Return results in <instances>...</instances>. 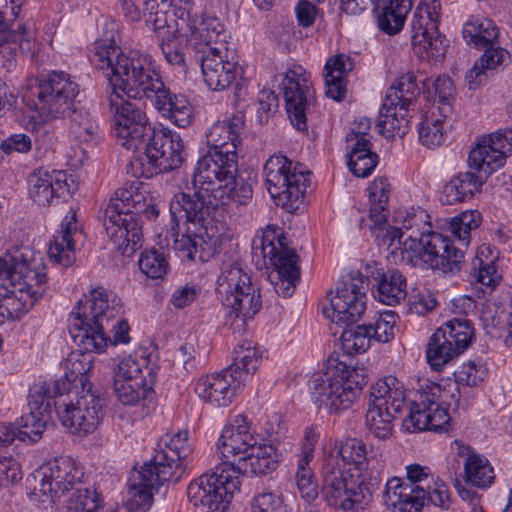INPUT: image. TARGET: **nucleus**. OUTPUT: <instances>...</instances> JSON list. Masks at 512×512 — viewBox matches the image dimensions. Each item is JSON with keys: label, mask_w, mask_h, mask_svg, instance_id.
I'll return each instance as SVG.
<instances>
[{"label": "nucleus", "mask_w": 512, "mask_h": 512, "mask_svg": "<svg viewBox=\"0 0 512 512\" xmlns=\"http://www.w3.org/2000/svg\"><path fill=\"white\" fill-rule=\"evenodd\" d=\"M115 107L112 134L123 148L143 154L130 162L136 178H152L179 168L185 160L180 135L161 123L151 125L143 109L133 102H111Z\"/></svg>", "instance_id": "obj_1"}, {"label": "nucleus", "mask_w": 512, "mask_h": 512, "mask_svg": "<svg viewBox=\"0 0 512 512\" xmlns=\"http://www.w3.org/2000/svg\"><path fill=\"white\" fill-rule=\"evenodd\" d=\"M238 155L208 151L195 167L192 184L194 195L175 194L169 210L176 219L199 221L214 217L221 206L234 202L246 205L252 199V186L237 178Z\"/></svg>", "instance_id": "obj_2"}, {"label": "nucleus", "mask_w": 512, "mask_h": 512, "mask_svg": "<svg viewBox=\"0 0 512 512\" xmlns=\"http://www.w3.org/2000/svg\"><path fill=\"white\" fill-rule=\"evenodd\" d=\"M120 312L119 299L101 286L91 289L78 301L69 315V333L83 352H71L63 363L64 377L69 383L77 380L84 383L92 369V353H102L107 347L104 320L108 323Z\"/></svg>", "instance_id": "obj_3"}, {"label": "nucleus", "mask_w": 512, "mask_h": 512, "mask_svg": "<svg viewBox=\"0 0 512 512\" xmlns=\"http://www.w3.org/2000/svg\"><path fill=\"white\" fill-rule=\"evenodd\" d=\"M91 62L107 77L112 88L109 98L110 108L115 114L111 102H127L121 93L129 98L146 97L153 86L162 79L159 66L147 52L132 49L123 51L112 40L95 42Z\"/></svg>", "instance_id": "obj_4"}, {"label": "nucleus", "mask_w": 512, "mask_h": 512, "mask_svg": "<svg viewBox=\"0 0 512 512\" xmlns=\"http://www.w3.org/2000/svg\"><path fill=\"white\" fill-rule=\"evenodd\" d=\"M0 321L24 316L46 290L45 267L32 258L28 248L0 257Z\"/></svg>", "instance_id": "obj_5"}, {"label": "nucleus", "mask_w": 512, "mask_h": 512, "mask_svg": "<svg viewBox=\"0 0 512 512\" xmlns=\"http://www.w3.org/2000/svg\"><path fill=\"white\" fill-rule=\"evenodd\" d=\"M148 220L158 217L157 206L148 199L138 184L119 188L104 211V227L115 248L124 256H132L142 239L138 216Z\"/></svg>", "instance_id": "obj_6"}, {"label": "nucleus", "mask_w": 512, "mask_h": 512, "mask_svg": "<svg viewBox=\"0 0 512 512\" xmlns=\"http://www.w3.org/2000/svg\"><path fill=\"white\" fill-rule=\"evenodd\" d=\"M217 283L225 324L238 333L244 332L261 309L260 288L238 264L224 266Z\"/></svg>", "instance_id": "obj_7"}, {"label": "nucleus", "mask_w": 512, "mask_h": 512, "mask_svg": "<svg viewBox=\"0 0 512 512\" xmlns=\"http://www.w3.org/2000/svg\"><path fill=\"white\" fill-rule=\"evenodd\" d=\"M366 383L364 368L330 357L326 371L314 374L309 388L316 402L337 413L351 407Z\"/></svg>", "instance_id": "obj_8"}, {"label": "nucleus", "mask_w": 512, "mask_h": 512, "mask_svg": "<svg viewBox=\"0 0 512 512\" xmlns=\"http://www.w3.org/2000/svg\"><path fill=\"white\" fill-rule=\"evenodd\" d=\"M83 466L69 456L48 461L27 477V494L31 502L47 507L69 491L80 489Z\"/></svg>", "instance_id": "obj_9"}, {"label": "nucleus", "mask_w": 512, "mask_h": 512, "mask_svg": "<svg viewBox=\"0 0 512 512\" xmlns=\"http://www.w3.org/2000/svg\"><path fill=\"white\" fill-rule=\"evenodd\" d=\"M252 249L273 266L269 279L276 293L291 296L300 278V267L298 255L287 246L286 237L277 227L268 226L261 237L253 240Z\"/></svg>", "instance_id": "obj_10"}, {"label": "nucleus", "mask_w": 512, "mask_h": 512, "mask_svg": "<svg viewBox=\"0 0 512 512\" xmlns=\"http://www.w3.org/2000/svg\"><path fill=\"white\" fill-rule=\"evenodd\" d=\"M265 184L277 205L288 211L299 208L311 183V173L299 162L274 154L264 165Z\"/></svg>", "instance_id": "obj_11"}, {"label": "nucleus", "mask_w": 512, "mask_h": 512, "mask_svg": "<svg viewBox=\"0 0 512 512\" xmlns=\"http://www.w3.org/2000/svg\"><path fill=\"white\" fill-rule=\"evenodd\" d=\"M78 83L63 71H52L30 84L24 97L31 109L44 120L57 119L74 107Z\"/></svg>", "instance_id": "obj_12"}, {"label": "nucleus", "mask_w": 512, "mask_h": 512, "mask_svg": "<svg viewBox=\"0 0 512 512\" xmlns=\"http://www.w3.org/2000/svg\"><path fill=\"white\" fill-rule=\"evenodd\" d=\"M240 487L239 471L232 462H222L211 472L192 481L187 488L189 501L205 512H225Z\"/></svg>", "instance_id": "obj_13"}, {"label": "nucleus", "mask_w": 512, "mask_h": 512, "mask_svg": "<svg viewBox=\"0 0 512 512\" xmlns=\"http://www.w3.org/2000/svg\"><path fill=\"white\" fill-rule=\"evenodd\" d=\"M419 94L415 74H402L387 91L377 122L379 133L387 137L404 136L409 124V111Z\"/></svg>", "instance_id": "obj_14"}, {"label": "nucleus", "mask_w": 512, "mask_h": 512, "mask_svg": "<svg viewBox=\"0 0 512 512\" xmlns=\"http://www.w3.org/2000/svg\"><path fill=\"white\" fill-rule=\"evenodd\" d=\"M66 383L57 379H39L29 390V413L19 419V440L35 443L40 440L46 428L54 398L66 391Z\"/></svg>", "instance_id": "obj_15"}, {"label": "nucleus", "mask_w": 512, "mask_h": 512, "mask_svg": "<svg viewBox=\"0 0 512 512\" xmlns=\"http://www.w3.org/2000/svg\"><path fill=\"white\" fill-rule=\"evenodd\" d=\"M474 339V328L466 318H453L444 323L430 337L426 348V359L435 371L464 352Z\"/></svg>", "instance_id": "obj_16"}, {"label": "nucleus", "mask_w": 512, "mask_h": 512, "mask_svg": "<svg viewBox=\"0 0 512 512\" xmlns=\"http://www.w3.org/2000/svg\"><path fill=\"white\" fill-rule=\"evenodd\" d=\"M447 391L427 379L420 384L417 398L412 400L408 421L415 430L447 431L450 415L446 404Z\"/></svg>", "instance_id": "obj_17"}, {"label": "nucleus", "mask_w": 512, "mask_h": 512, "mask_svg": "<svg viewBox=\"0 0 512 512\" xmlns=\"http://www.w3.org/2000/svg\"><path fill=\"white\" fill-rule=\"evenodd\" d=\"M367 289V279L359 271L341 276L331 292V321L345 326L356 323L366 310Z\"/></svg>", "instance_id": "obj_18"}, {"label": "nucleus", "mask_w": 512, "mask_h": 512, "mask_svg": "<svg viewBox=\"0 0 512 512\" xmlns=\"http://www.w3.org/2000/svg\"><path fill=\"white\" fill-rule=\"evenodd\" d=\"M55 408L62 426L77 436L94 433L104 416L101 399L84 391L74 397L68 393L57 401Z\"/></svg>", "instance_id": "obj_19"}, {"label": "nucleus", "mask_w": 512, "mask_h": 512, "mask_svg": "<svg viewBox=\"0 0 512 512\" xmlns=\"http://www.w3.org/2000/svg\"><path fill=\"white\" fill-rule=\"evenodd\" d=\"M21 0H0V68L14 65L15 49L8 42H18L25 53H34L33 31L21 22Z\"/></svg>", "instance_id": "obj_20"}, {"label": "nucleus", "mask_w": 512, "mask_h": 512, "mask_svg": "<svg viewBox=\"0 0 512 512\" xmlns=\"http://www.w3.org/2000/svg\"><path fill=\"white\" fill-rule=\"evenodd\" d=\"M322 496L329 506L352 511L364 503V496L351 468L340 469L335 462L322 466Z\"/></svg>", "instance_id": "obj_21"}, {"label": "nucleus", "mask_w": 512, "mask_h": 512, "mask_svg": "<svg viewBox=\"0 0 512 512\" xmlns=\"http://www.w3.org/2000/svg\"><path fill=\"white\" fill-rule=\"evenodd\" d=\"M178 478L170 467L157 465L154 456L139 469L130 473L127 482L129 507L138 512H146L152 505L154 493L166 481Z\"/></svg>", "instance_id": "obj_22"}, {"label": "nucleus", "mask_w": 512, "mask_h": 512, "mask_svg": "<svg viewBox=\"0 0 512 512\" xmlns=\"http://www.w3.org/2000/svg\"><path fill=\"white\" fill-rule=\"evenodd\" d=\"M512 153V129L499 130L483 136L469 153V167L484 180L504 166Z\"/></svg>", "instance_id": "obj_23"}, {"label": "nucleus", "mask_w": 512, "mask_h": 512, "mask_svg": "<svg viewBox=\"0 0 512 512\" xmlns=\"http://www.w3.org/2000/svg\"><path fill=\"white\" fill-rule=\"evenodd\" d=\"M203 80L209 89L223 91L230 87L240 74V67L233 51L223 43L207 48L198 54Z\"/></svg>", "instance_id": "obj_24"}, {"label": "nucleus", "mask_w": 512, "mask_h": 512, "mask_svg": "<svg viewBox=\"0 0 512 512\" xmlns=\"http://www.w3.org/2000/svg\"><path fill=\"white\" fill-rule=\"evenodd\" d=\"M181 36H184L197 54L203 50L225 45L226 31L219 18L205 13L189 14L180 11Z\"/></svg>", "instance_id": "obj_25"}, {"label": "nucleus", "mask_w": 512, "mask_h": 512, "mask_svg": "<svg viewBox=\"0 0 512 512\" xmlns=\"http://www.w3.org/2000/svg\"><path fill=\"white\" fill-rule=\"evenodd\" d=\"M418 243L421 246V258L431 269L451 274L461 270L464 251L456 247L449 237L430 229L420 237Z\"/></svg>", "instance_id": "obj_26"}, {"label": "nucleus", "mask_w": 512, "mask_h": 512, "mask_svg": "<svg viewBox=\"0 0 512 512\" xmlns=\"http://www.w3.org/2000/svg\"><path fill=\"white\" fill-rule=\"evenodd\" d=\"M282 85L289 119L297 130L305 131L306 113L310 108L313 92L304 69L301 66L289 69Z\"/></svg>", "instance_id": "obj_27"}, {"label": "nucleus", "mask_w": 512, "mask_h": 512, "mask_svg": "<svg viewBox=\"0 0 512 512\" xmlns=\"http://www.w3.org/2000/svg\"><path fill=\"white\" fill-rule=\"evenodd\" d=\"M257 435L247 416L237 414L225 425L217 442V450L222 462H231V457L244 456L253 444H257Z\"/></svg>", "instance_id": "obj_28"}, {"label": "nucleus", "mask_w": 512, "mask_h": 512, "mask_svg": "<svg viewBox=\"0 0 512 512\" xmlns=\"http://www.w3.org/2000/svg\"><path fill=\"white\" fill-rule=\"evenodd\" d=\"M244 385L227 368L201 376L195 384V393L215 407L229 406Z\"/></svg>", "instance_id": "obj_29"}, {"label": "nucleus", "mask_w": 512, "mask_h": 512, "mask_svg": "<svg viewBox=\"0 0 512 512\" xmlns=\"http://www.w3.org/2000/svg\"><path fill=\"white\" fill-rule=\"evenodd\" d=\"M153 91L146 96L161 115L180 128L188 127L193 121V107L187 97L176 94L161 79L154 84Z\"/></svg>", "instance_id": "obj_30"}, {"label": "nucleus", "mask_w": 512, "mask_h": 512, "mask_svg": "<svg viewBox=\"0 0 512 512\" xmlns=\"http://www.w3.org/2000/svg\"><path fill=\"white\" fill-rule=\"evenodd\" d=\"M29 197L38 205H49L54 198L69 195L68 175L63 170L36 169L28 177Z\"/></svg>", "instance_id": "obj_31"}, {"label": "nucleus", "mask_w": 512, "mask_h": 512, "mask_svg": "<svg viewBox=\"0 0 512 512\" xmlns=\"http://www.w3.org/2000/svg\"><path fill=\"white\" fill-rule=\"evenodd\" d=\"M82 240L83 232L78 226L76 213L70 210L63 218L60 230L50 242L49 258L63 267L71 266L75 262L77 244Z\"/></svg>", "instance_id": "obj_32"}, {"label": "nucleus", "mask_w": 512, "mask_h": 512, "mask_svg": "<svg viewBox=\"0 0 512 512\" xmlns=\"http://www.w3.org/2000/svg\"><path fill=\"white\" fill-rule=\"evenodd\" d=\"M244 129V115L241 113L225 116L216 121L206 134L208 151L237 155Z\"/></svg>", "instance_id": "obj_33"}, {"label": "nucleus", "mask_w": 512, "mask_h": 512, "mask_svg": "<svg viewBox=\"0 0 512 512\" xmlns=\"http://www.w3.org/2000/svg\"><path fill=\"white\" fill-rule=\"evenodd\" d=\"M430 216L426 210L418 208L400 209L395 213V226L387 231L386 237L393 245L395 241L399 245L407 240L419 241L420 237L431 229Z\"/></svg>", "instance_id": "obj_34"}, {"label": "nucleus", "mask_w": 512, "mask_h": 512, "mask_svg": "<svg viewBox=\"0 0 512 512\" xmlns=\"http://www.w3.org/2000/svg\"><path fill=\"white\" fill-rule=\"evenodd\" d=\"M192 452V446L189 443V433L187 430L178 432H169L164 434L156 444L154 450V462L161 466L170 467V471L177 476L182 469L183 460Z\"/></svg>", "instance_id": "obj_35"}, {"label": "nucleus", "mask_w": 512, "mask_h": 512, "mask_svg": "<svg viewBox=\"0 0 512 512\" xmlns=\"http://www.w3.org/2000/svg\"><path fill=\"white\" fill-rule=\"evenodd\" d=\"M324 461L335 462V466L340 469H346V466H349L353 473L362 471L369 464L366 444L356 438L347 439L344 442L336 441Z\"/></svg>", "instance_id": "obj_36"}, {"label": "nucleus", "mask_w": 512, "mask_h": 512, "mask_svg": "<svg viewBox=\"0 0 512 512\" xmlns=\"http://www.w3.org/2000/svg\"><path fill=\"white\" fill-rule=\"evenodd\" d=\"M368 404L400 413L406 406L403 383L393 375L378 379L370 388Z\"/></svg>", "instance_id": "obj_37"}, {"label": "nucleus", "mask_w": 512, "mask_h": 512, "mask_svg": "<svg viewBox=\"0 0 512 512\" xmlns=\"http://www.w3.org/2000/svg\"><path fill=\"white\" fill-rule=\"evenodd\" d=\"M413 0H374L378 28L387 35L398 34L404 27Z\"/></svg>", "instance_id": "obj_38"}, {"label": "nucleus", "mask_w": 512, "mask_h": 512, "mask_svg": "<svg viewBox=\"0 0 512 512\" xmlns=\"http://www.w3.org/2000/svg\"><path fill=\"white\" fill-rule=\"evenodd\" d=\"M354 69V59L347 54L330 57L324 67L326 95L336 101H341L346 94V78Z\"/></svg>", "instance_id": "obj_39"}, {"label": "nucleus", "mask_w": 512, "mask_h": 512, "mask_svg": "<svg viewBox=\"0 0 512 512\" xmlns=\"http://www.w3.org/2000/svg\"><path fill=\"white\" fill-rule=\"evenodd\" d=\"M170 214H172L170 212ZM172 222L177 228V232L173 233L174 236V249L182 254L183 258L188 260H195L198 249L202 246L203 239L198 234V229L204 226L203 218L199 221H191L186 219H176L171 215Z\"/></svg>", "instance_id": "obj_40"}, {"label": "nucleus", "mask_w": 512, "mask_h": 512, "mask_svg": "<svg viewBox=\"0 0 512 512\" xmlns=\"http://www.w3.org/2000/svg\"><path fill=\"white\" fill-rule=\"evenodd\" d=\"M279 463L276 448L270 444H253L249 451L241 456L236 469L248 471L255 475H265L274 471Z\"/></svg>", "instance_id": "obj_41"}, {"label": "nucleus", "mask_w": 512, "mask_h": 512, "mask_svg": "<svg viewBox=\"0 0 512 512\" xmlns=\"http://www.w3.org/2000/svg\"><path fill=\"white\" fill-rule=\"evenodd\" d=\"M497 41L485 46L483 55L477 60L474 66L467 72L466 81L470 89H474L484 83L488 77L487 72L496 69L509 58L507 50L496 46Z\"/></svg>", "instance_id": "obj_42"}, {"label": "nucleus", "mask_w": 512, "mask_h": 512, "mask_svg": "<svg viewBox=\"0 0 512 512\" xmlns=\"http://www.w3.org/2000/svg\"><path fill=\"white\" fill-rule=\"evenodd\" d=\"M441 19V4L438 0H421L416 6L412 19V39H419L428 33H437ZM424 38H422L423 40Z\"/></svg>", "instance_id": "obj_43"}, {"label": "nucleus", "mask_w": 512, "mask_h": 512, "mask_svg": "<svg viewBox=\"0 0 512 512\" xmlns=\"http://www.w3.org/2000/svg\"><path fill=\"white\" fill-rule=\"evenodd\" d=\"M483 181L473 172L459 173L444 186L441 201L447 205L464 201L480 190Z\"/></svg>", "instance_id": "obj_44"}, {"label": "nucleus", "mask_w": 512, "mask_h": 512, "mask_svg": "<svg viewBox=\"0 0 512 512\" xmlns=\"http://www.w3.org/2000/svg\"><path fill=\"white\" fill-rule=\"evenodd\" d=\"M261 359L262 352L253 342L244 341L235 347L233 362L227 369L235 374V377L245 385L252 374L258 369Z\"/></svg>", "instance_id": "obj_45"}, {"label": "nucleus", "mask_w": 512, "mask_h": 512, "mask_svg": "<svg viewBox=\"0 0 512 512\" xmlns=\"http://www.w3.org/2000/svg\"><path fill=\"white\" fill-rule=\"evenodd\" d=\"M374 296L385 305L399 304L407 296L406 278L397 269L383 272L377 280Z\"/></svg>", "instance_id": "obj_46"}, {"label": "nucleus", "mask_w": 512, "mask_h": 512, "mask_svg": "<svg viewBox=\"0 0 512 512\" xmlns=\"http://www.w3.org/2000/svg\"><path fill=\"white\" fill-rule=\"evenodd\" d=\"M371 148L370 140L361 139L347 143V165L355 176L365 178L376 168L378 156Z\"/></svg>", "instance_id": "obj_47"}, {"label": "nucleus", "mask_w": 512, "mask_h": 512, "mask_svg": "<svg viewBox=\"0 0 512 512\" xmlns=\"http://www.w3.org/2000/svg\"><path fill=\"white\" fill-rule=\"evenodd\" d=\"M68 111V131L72 139L79 143H91L98 137V124L90 112L84 108L72 107Z\"/></svg>", "instance_id": "obj_48"}, {"label": "nucleus", "mask_w": 512, "mask_h": 512, "mask_svg": "<svg viewBox=\"0 0 512 512\" xmlns=\"http://www.w3.org/2000/svg\"><path fill=\"white\" fill-rule=\"evenodd\" d=\"M449 117H443L435 109L422 115L417 125L419 141L428 148H436L445 140V124Z\"/></svg>", "instance_id": "obj_49"}, {"label": "nucleus", "mask_w": 512, "mask_h": 512, "mask_svg": "<svg viewBox=\"0 0 512 512\" xmlns=\"http://www.w3.org/2000/svg\"><path fill=\"white\" fill-rule=\"evenodd\" d=\"M429 488H423V491H416L413 496L412 504L409 506V512H420L426 504H432L442 509H447L450 504V492L448 486L438 476L433 477Z\"/></svg>", "instance_id": "obj_50"}, {"label": "nucleus", "mask_w": 512, "mask_h": 512, "mask_svg": "<svg viewBox=\"0 0 512 512\" xmlns=\"http://www.w3.org/2000/svg\"><path fill=\"white\" fill-rule=\"evenodd\" d=\"M463 38L468 44L477 48H484L489 43L497 41L498 28L490 19L472 17L463 26Z\"/></svg>", "instance_id": "obj_51"}, {"label": "nucleus", "mask_w": 512, "mask_h": 512, "mask_svg": "<svg viewBox=\"0 0 512 512\" xmlns=\"http://www.w3.org/2000/svg\"><path fill=\"white\" fill-rule=\"evenodd\" d=\"M180 11L184 9H173L169 11H158L145 18V23L155 33L157 41L173 35H181Z\"/></svg>", "instance_id": "obj_52"}, {"label": "nucleus", "mask_w": 512, "mask_h": 512, "mask_svg": "<svg viewBox=\"0 0 512 512\" xmlns=\"http://www.w3.org/2000/svg\"><path fill=\"white\" fill-rule=\"evenodd\" d=\"M465 479L478 488L489 487L494 479V469L484 456L470 455L464 462Z\"/></svg>", "instance_id": "obj_53"}, {"label": "nucleus", "mask_w": 512, "mask_h": 512, "mask_svg": "<svg viewBox=\"0 0 512 512\" xmlns=\"http://www.w3.org/2000/svg\"><path fill=\"white\" fill-rule=\"evenodd\" d=\"M482 222V215L477 210H467L453 217L449 223V230L458 241V247L467 248L471 241L472 232Z\"/></svg>", "instance_id": "obj_54"}, {"label": "nucleus", "mask_w": 512, "mask_h": 512, "mask_svg": "<svg viewBox=\"0 0 512 512\" xmlns=\"http://www.w3.org/2000/svg\"><path fill=\"white\" fill-rule=\"evenodd\" d=\"M341 347L346 354H359L366 352L372 342L371 330L367 325H348L340 336Z\"/></svg>", "instance_id": "obj_55"}, {"label": "nucleus", "mask_w": 512, "mask_h": 512, "mask_svg": "<svg viewBox=\"0 0 512 512\" xmlns=\"http://www.w3.org/2000/svg\"><path fill=\"white\" fill-rule=\"evenodd\" d=\"M398 412L368 404L365 416L369 432L378 439L390 437L393 429V419Z\"/></svg>", "instance_id": "obj_56"}, {"label": "nucleus", "mask_w": 512, "mask_h": 512, "mask_svg": "<svg viewBox=\"0 0 512 512\" xmlns=\"http://www.w3.org/2000/svg\"><path fill=\"white\" fill-rule=\"evenodd\" d=\"M144 369L151 374V369L148 368L145 358L124 357L115 365L114 380H118V382H149L144 375Z\"/></svg>", "instance_id": "obj_57"}, {"label": "nucleus", "mask_w": 512, "mask_h": 512, "mask_svg": "<svg viewBox=\"0 0 512 512\" xmlns=\"http://www.w3.org/2000/svg\"><path fill=\"white\" fill-rule=\"evenodd\" d=\"M485 250H489V247H481L473 261V276L477 283L492 290L498 285L501 275L495 265L497 256L491 255L490 259L484 260L482 256L485 255Z\"/></svg>", "instance_id": "obj_58"}, {"label": "nucleus", "mask_w": 512, "mask_h": 512, "mask_svg": "<svg viewBox=\"0 0 512 512\" xmlns=\"http://www.w3.org/2000/svg\"><path fill=\"white\" fill-rule=\"evenodd\" d=\"M140 271L151 279H163L169 272V263L164 253L156 249L145 251L138 261Z\"/></svg>", "instance_id": "obj_59"}, {"label": "nucleus", "mask_w": 512, "mask_h": 512, "mask_svg": "<svg viewBox=\"0 0 512 512\" xmlns=\"http://www.w3.org/2000/svg\"><path fill=\"white\" fill-rule=\"evenodd\" d=\"M114 391L117 399L124 405H136L142 399L147 397L152 385V379L149 382H118L114 380Z\"/></svg>", "instance_id": "obj_60"}, {"label": "nucleus", "mask_w": 512, "mask_h": 512, "mask_svg": "<svg viewBox=\"0 0 512 512\" xmlns=\"http://www.w3.org/2000/svg\"><path fill=\"white\" fill-rule=\"evenodd\" d=\"M100 495L93 487L73 491L67 501L66 512H98Z\"/></svg>", "instance_id": "obj_61"}, {"label": "nucleus", "mask_w": 512, "mask_h": 512, "mask_svg": "<svg viewBox=\"0 0 512 512\" xmlns=\"http://www.w3.org/2000/svg\"><path fill=\"white\" fill-rule=\"evenodd\" d=\"M433 88L436 105L431 109H435L443 117H450L453 111L452 101L454 99L452 80L446 76H439L435 79Z\"/></svg>", "instance_id": "obj_62"}, {"label": "nucleus", "mask_w": 512, "mask_h": 512, "mask_svg": "<svg viewBox=\"0 0 512 512\" xmlns=\"http://www.w3.org/2000/svg\"><path fill=\"white\" fill-rule=\"evenodd\" d=\"M398 315L391 311L385 310L380 312L374 319L373 323L367 325L371 330L373 341L378 343H387L394 338Z\"/></svg>", "instance_id": "obj_63"}, {"label": "nucleus", "mask_w": 512, "mask_h": 512, "mask_svg": "<svg viewBox=\"0 0 512 512\" xmlns=\"http://www.w3.org/2000/svg\"><path fill=\"white\" fill-rule=\"evenodd\" d=\"M487 367L481 360H469L455 372L456 383L470 387L478 386L487 376Z\"/></svg>", "instance_id": "obj_64"}]
</instances>
